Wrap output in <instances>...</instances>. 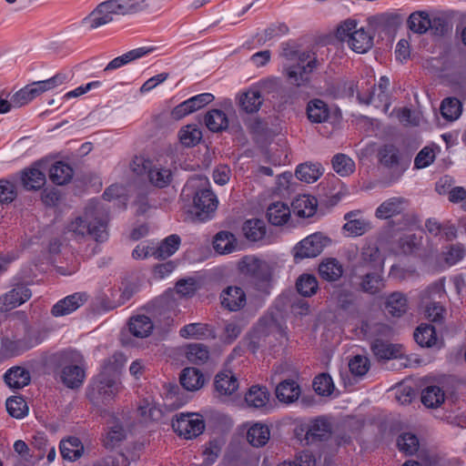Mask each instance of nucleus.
<instances>
[{"mask_svg":"<svg viewBox=\"0 0 466 466\" xmlns=\"http://www.w3.org/2000/svg\"><path fill=\"white\" fill-rule=\"evenodd\" d=\"M123 355L116 353L108 358L102 371L92 379L86 390V396L96 406L108 405L120 390L116 373L123 366Z\"/></svg>","mask_w":466,"mask_h":466,"instance_id":"obj_1","label":"nucleus"},{"mask_svg":"<svg viewBox=\"0 0 466 466\" xmlns=\"http://www.w3.org/2000/svg\"><path fill=\"white\" fill-rule=\"evenodd\" d=\"M106 208L98 201H90L82 215L76 217L66 226V232L75 238L90 236L97 242L108 238Z\"/></svg>","mask_w":466,"mask_h":466,"instance_id":"obj_2","label":"nucleus"},{"mask_svg":"<svg viewBox=\"0 0 466 466\" xmlns=\"http://www.w3.org/2000/svg\"><path fill=\"white\" fill-rule=\"evenodd\" d=\"M293 433L301 443L320 447L327 444L334 433L333 420L328 415L293 420Z\"/></svg>","mask_w":466,"mask_h":466,"instance_id":"obj_3","label":"nucleus"},{"mask_svg":"<svg viewBox=\"0 0 466 466\" xmlns=\"http://www.w3.org/2000/svg\"><path fill=\"white\" fill-rule=\"evenodd\" d=\"M49 362L60 369L63 384L72 390L79 389L86 379V363L83 355L76 350H66L53 354Z\"/></svg>","mask_w":466,"mask_h":466,"instance_id":"obj_4","label":"nucleus"},{"mask_svg":"<svg viewBox=\"0 0 466 466\" xmlns=\"http://www.w3.org/2000/svg\"><path fill=\"white\" fill-rule=\"evenodd\" d=\"M132 0H107L99 4L87 16L83 19V25L95 30L106 25L114 20L115 15H127L135 14L138 10Z\"/></svg>","mask_w":466,"mask_h":466,"instance_id":"obj_5","label":"nucleus"},{"mask_svg":"<svg viewBox=\"0 0 466 466\" xmlns=\"http://www.w3.org/2000/svg\"><path fill=\"white\" fill-rule=\"evenodd\" d=\"M353 19L342 22L336 30V37L347 42L350 48L358 54H365L373 46L374 34L364 27L358 28Z\"/></svg>","mask_w":466,"mask_h":466,"instance_id":"obj_6","label":"nucleus"},{"mask_svg":"<svg viewBox=\"0 0 466 466\" xmlns=\"http://www.w3.org/2000/svg\"><path fill=\"white\" fill-rule=\"evenodd\" d=\"M287 326H283L279 320L277 316H271L270 318H262L256 329H254L250 340L248 342V349L256 353L259 348L266 345V339L270 335L276 337V339H285L289 340L287 334Z\"/></svg>","mask_w":466,"mask_h":466,"instance_id":"obj_7","label":"nucleus"},{"mask_svg":"<svg viewBox=\"0 0 466 466\" xmlns=\"http://www.w3.org/2000/svg\"><path fill=\"white\" fill-rule=\"evenodd\" d=\"M293 85L307 86L310 83L314 73L322 65V60L318 58L317 53L312 49L296 52L293 50Z\"/></svg>","mask_w":466,"mask_h":466,"instance_id":"obj_8","label":"nucleus"},{"mask_svg":"<svg viewBox=\"0 0 466 466\" xmlns=\"http://www.w3.org/2000/svg\"><path fill=\"white\" fill-rule=\"evenodd\" d=\"M282 75L260 81L261 88L279 105L288 103L291 98V66L289 63L283 65Z\"/></svg>","mask_w":466,"mask_h":466,"instance_id":"obj_9","label":"nucleus"},{"mask_svg":"<svg viewBox=\"0 0 466 466\" xmlns=\"http://www.w3.org/2000/svg\"><path fill=\"white\" fill-rule=\"evenodd\" d=\"M385 257L376 243L367 242L360 248L358 260L352 266L351 277H357L367 270L384 271Z\"/></svg>","mask_w":466,"mask_h":466,"instance_id":"obj_10","label":"nucleus"},{"mask_svg":"<svg viewBox=\"0 0 466 466\" xmlns=\"http://www.w3.org/2000/svg\"><path fill=\"white\" fill-rule=\"evenodd\" d=\"M240 272L248 276L258 289L264 288L270 280L268 264L255 256H245L238 263Z\"/></svg>","mask_w":466,"mask_h":466,"instance_id":"obj_11","label":"nucleus"},{"mask_svg":"<svg viewBox=\"0 0 466 466\" xmlns=\"http://www.w3.org/2000/svg\"><path fill=\"white\" fill-rule=\"evenodd\" d=\"M193 203L191 214L194 216V220L205 222L213 218L218 201L216 195L210 189L203 187L197 189Z\"/></svg>","mask_w":466,"mask_h":466,"instance_id":"obj_12","label":"nucleus"},{"mask_svg":"<svg viewBox=\"0 0 466 466\" xmlns=\"http://www.w3.org/2000/svg\"><path fill=\"white\" fill-rule=\"evenodd\" d=\"M331 243V239L321 232H315L301 241L294 248L295 258H315Z\"/></svg>","mask_w":466,"mask_h":466,"instance_id":"obj_13","label":"nucleus"},{"mask_svg":"<svg viewBox=\"0 0 466 466\" xmlns=\"http://www.w3.org/2000/svg\"><path fill=\"white\" fill-rule=\"evenodd\" d=\"M172 428L179 436H183L185 439H192L203 432L205 422L198 414L180 413L172 421Z\"/></svg>","mask_w":466,"mask_h":466,"instance_id":"obj_14","label":"nucleus"},{"mask_svg":"<svg viewBox=\"0 0 466 466\" xmlns=\"http://www.w3.org/2000/svg\"><path fill=\"white\" fill-rule=\"evenodd\" d=\"M380 163L392 171L396 179H399L408 169L410 161L404 159L397 147L386 145L379 151Z\"/></svg>","mask_w":466,"mask_h":466,"instance_id":"obj_15","label":"nucleus"},{"mask_svg":"<svg viewBox=\"0 0 466 466\" xmlns=\"http://www.w3.org/2000/svg\"><path fill=\"white\" fill-rule=\"evenodd\" d=\"M32 297L31 289L23 283H18L11 290L0 297V312H7Z\"/></svg>","mask_w":466,"mask_h":466,"instance_id":"obj_16","label":"nucleus"},{"mask_svg":"<svg viewBox=\"0 0 466 466\" xmlns=\"http://www.w3.org/2000/svg\"><path fill=\"white\" fill-rule=\"evenodd\" d=\"M343 218L346 223L342 226V230L348 237H360L371 229L370 221L362 217V211L360 209L347 212Z\"/></svg>","mask_w":466,"mask_h":466,"instance_id":"obj_17","label":"nucleus"},{"mask_svg":"<svg viewBox=\"0 0 466 466\" xmlns=\"http://www.w3.org/2000/svg\"><path fill=\"white\" fill-rule=\"evenodd\" d=\"M355 278L360 279L358 284L360 290L371 296L380 294L386 286L383 271L380 269L367 270Z\"/></svg>","mask_w":466,"mask_h":466,"instance_id":"obj_18","label":"nucleus"},{"mask_svg":"<svg viewBox=\"0 0 466 466\" xmlns=\"http://www.w3.org/2000/svg\"><path fill=\"white\" fill-rule=\"evenodd\" d=\"M289 371V365H279L276 367L271 376L272 383L276 384L275 393L277 399L284 403H291V378L285 376L284 373Z\"/></svg>","mask_w":466,"mask_h":466,"instance_id":"obj_19","label":"nucleus"},{"mask_svg":"<svg viewBox=\"0 0 466 466\" xmlns=\"http://www.w3.org/2000/svg\"><path fill=\"white\" fill-rule=\"evenodd\" d=\"M87 300V295L84 292H76L57 301L51 309L54 317H63L76 311Z\"/></svg>","mask_w":466,"mask_h":466,"instance_id":"obj_20","label":"nucleus"},{"mask_svg":"<svg viewBox=\"0 0 466 466\" xmlns=\"http://www.w3.org/2000/svg\"><path fill=\"white\" fill-rule=\"evenodd\" d=\"M237 99L238 106L248 114L258 112L264 102L261 92L257 87L240 93Z\"/></svg>","mask_w":466,"mask_h":466,"instance_id":"obj_21","label":"nucleus"},{"mask_svg":"<svg viewBox=\"0 0 466 466\" xmlns=\"http://www.w3.org/2000/svg\"><path fill=\"white\" fill-rule=\"evenodd\" d=\"M221 305L229 311H238L246 305V294L241 288L228 287L220 295Z\"/></svg>","mask_w":466,"mask_h":466,"instance_id":"obj_22","label":"nucleus"},{"mask_svg":"<svg viewBox=\"0 0 466 466\" xmlns=\"http://www.w3.org/2000/svg\"><path fill=\"white\" fill-rule=\"evenodd\" d=\"M318 272L322 279L328 282H335L342 277L344 267L337 258H326L319 263Z\"/></svg>","mask_w":466,"mask_h":466,"instance_id":"obj_23","label":"nucleus"},{"mask_svg":"<svg viewBox=\"0 0 466 466\" xmlns=\"http://www.w3.org/2000/svg\"><path fill=\"white\" fill-rule=\"evenodd\" d=\"M4 380L11 389H22L31 381L28 370L21 366H14L4 374Z\"/></svg>","mask_w":466,"mask_h":466,"instance_id":"obj_24","label":"nucleus"},{"mask_svg":"<svg viewBox=\"0 0 466 466\" xmlns=\"http://www.w3.org/2000/svg\"><path fill=\"white\" fill-rule=\"evenodd\" d=\"M318 200L310 195L293 198V214L299 218H311L316 214Z\"/></svg>","mask_w":466,"mask_h":466,"instance_id":"obj_25","label":"nucleus"},{"mask_svg":"<svg viewBox=\"0 0 466 466\" xmlns=\"http://www.w3.org/2000/svg\"><path fill=\"white\" fill-rule=\"evenodd\" d=\"M385 309L392 317L403 316L408 310L407 296L400 291L391 292L386 298Z\"/></svg>","mask_w":466,"mask_h":466,"instance_id":"obj_26","label":"nucleus"},{"mask_svg":"<svg viewBox=\"0 0 466 466\" xmlns=\"http://www.w3.org/2000/svg\"><path fill=\"white\" fill-rule=\"evenodd\" d=\"M405 199L403 198L393 197L383 201L376 209L375 216L380 219H389L395 217L404 210Z\"/></svg>","mask_w":466,"mask_h":466,"instance_id":"obj_27","label":"nucleus"},{"mask_svg":"<svg viewBox=\"0 0 466 466\" xmlns=\"http://www.w3.org/2000/svg\"><path fill=\"white\" fill-rule=\"evenodd\" d=\"M59 449L63 459L69 461L78 460L84 453V445L82 441L75 436L62 440L60 441Z\"/></svg>","mask_w":466,"mask_h":466,"instance_id":"obj_28","label":"nucleus"},{"mask_svg":"<svg viewBox=\"0 0 466 466\" xmlns=\"http://www.w3.org/2000/svg\"><path fill=\"white\" fill-rule=\"evenodd\" d=\"M22 186L26 190H38L46 184V174L36 166L21 172L20 177Z\"/></svg>","mask_w":466,"mask_h":466,"instance_id":"obj_29","label":"nucleus"},{"mask_svg":"<svg viewBox=\"0 0 466 466\" xmlns=\"http://www.w3.org/2000/svg\"><path fill=\"white\" fill-rule=\"evenodd\" d=\"M323 170L319 163L305 162L296 167L295 176L299 180L311 184L322 176Z\"/></svg>","mask_w":466,"mask_h":466,"instance_id":"obj_30","label":"nucleus"},{"mask_svg":"<svg viewBox=\"0 0 466 466\" xmlns=\"http://www.w3.org/2000/svg\"><path fill=\"white\" fill-rule=\"evenodd\" d=\"M33 345L26 339L3 338L1 340V352L6 358H14L31 349Z\"/></svg>","mask_w":466,"mask_h":466,"instance_id":"obj_31","label":"nucleus"},{"mask_svg":"<svg viewBox=\"0 0 466 466\" xmlns=\"http://www.w3.org/2000/svg\"><path fill=\"white\" fill-rule=\"evenodd\" d=\"M215 389L221 396H229L238 388L237 378L231 371L219 372L215 378Z\"/></svg>","mask_w":466,"mask_h":466,"instance_id":"obj_32","label":"nucleus"},{"mask_svg":"<svg viewBox=\"0 0 466 466\" xmlns=\"http://www.w3.org/2000/svg\"><path fill=\"white\" fill-rule=\"evenodd\" d=\"M307 116L312 123H323L329 117V108L323 100L314 98L307 105Z\"/></svg>","mask_w":466,"mask_h":466,"instance_id":"obj_33","label":"nucleus"},{"mask_svg":"<svg viewBox=\"0 0 466 466\" xmlns=\"http://www.w3.org/2000/svg\"><path fill=\"white\" fill-rule=\"evenodd\" d=\"M73 168L63 161L56 162L49 169L50 180L58 186H63L69 183L73 177Z\"/></svg>","mask_w":466,"mask_h":466,"instance_id":"obj_34","label":"nucleus"},{"mask_svg":"<svg viewBox=\"0 0 466 466\" xmlns=\"http://www.w3.org/2000/svg\"><path fill=\"white\" fill-rule=\"evenodd\" d=\"M205 382L203 374L196 368H186L180 375L182 387L189 391L199 390Z\"/></svg>","mask_w":466,"mask_h":466,"instance_id":"obj_35","label":"nucleus"},{"mask_svg":"<svg viewBox=\"0 0 466 466\" xmlns=\"http://www.w3.org/2000/svg\"><path fill=\"white\" fill-rule=\"evenodd\" d=\"M245 400L249 407L255 409H267L269 393L266 387L252 386L245 396Z\"/></svg>","mask_w":466,"mask_h":466,"instance_id":"obj_36","label":"nucleus"},{"mask_svg":"<svg viewBox=\"0 0 466 466\" xmlns=\"http://www.w3.org/2000/svg\"><path fill=\"white\" fill-rule=\"evenodd\" d=\"M413 337L418 345L422 348H431L437 343L435 328L427 323H422L416 328Z\"/></svg>","mask_w":466,"mask_h":466,"instance_id":"obj_37","label":"nucleus"},{"mask_svg":"<svg viewBox=\"0 0 466 466\" xmlns=\"http://www.w3.org/2000/svg\"><path fill=\"white\" fill-rule=\"evenodd\" d=\"M129 330L137 338H146L153 330L154 325L150 318L146 315H136L129 319Z\"/></svg>","mask_w":466,"mask_h":466,"instance_id":"obj_38","label":"nucleus"},{"mask_svg":"<svg viewBox=\"0 0 466 466\" xmlns=\"http://www.w3.org/2000/svg\"><path fill=\"white\" fill-rule=\"evenodd\" d=\"M150 52L149 48L147 47H139L133 50H130L127 53H125L122 56H119L113 60H111L106 66L105 67L104 71H111L116 70L117 68H120L121 66L127 65L128 63L137 60L138 58L143 57L147 54Z\"/></svg>","mask_w":466,"mask_h":466,"instance_id":"obj_39","label":"nucleus"},{"mask_svg":"<svg viewBox=\"0 0 466 466\" xmlns=\"http://www.w3.org/2000/svg\"><path fill=\"white\" fill-rule=\"evenodd\" d=\"M206 127L215 133L222 132L228 127V118L220 109H211L204 117Z\"/></svg>","mask_w":466,"mask_h":466,"instance_id":"obj_40","label":"nucleus"},{"mask_svg":"<svg viewBox=\"0 0 466 466\" xmlns=\"http://www.w3.org/2000/svg\"><path fill=\"white\" fill-rule=\"evenodd\" d=\"M399 22V15L390 13L379 14L369 18L370 25L374 27L376 30L387 33L394 30Z\"/></svg>","mask_w":466,"mask_h":466,"instance_id":"obj_41","label":"nucleus"},{"mask_svg":"<svg viewBox=\"0 0 466 466\" xmlns=\"http://www.w3.org/2000/svg\"><path fill=\"white\" fill-rule=\"evenodd\" d=\"M242 231L248 240L256 242L265 237L267 228L262 219L252 218L244 222Z\"/></svg>","mask_w":466,"mask_h":466,"instance_id":"obj_42","label":"nucleus"},{"mask_svg":"<svg viewBox=\"0 0 466 466\" xmlns=\"http://www.w3.org/2000/svg\"><path fill=\"white\" fill-rule=\"evenodd\" d=\"M270 437V431L268 425L255 423L247 433L248 441L254 447H263L267 444Z\"/></svg>","mask_w":466,"mask_h":466,"instance_id":"obj_43","label":"nucleus"},{"mask_svg":"<svg viewBox=\"0 0 466 466\" xmlns=\"http://www.w3.org/2000/svg\"><path fill=\"white\" fill-rule=\"evenodd\" d=\"M213 247L221 255L229 254L237 248V238L231 232L220 231L214 238Z\"/></svg>","mask_w":466,"mask_h":466,"instance_id":"obj_44","label":"nucleus"},{"mask_svg":"<svg viewBox=\"0 0 466 466\" xmlns=\"http://www.w3.org/2000/svg\"><path fill=\"white\" fill-rule=\"evenodd\" d=\"M290 214L291 211L289 206L283 202L273 203L267 210L268 221L275 226L285 224L289 220Z\"/></svg>","mask_w":466,"mask_h":466,"instance_id":"obj_45","label":"nucleus"},{"mask_svg":"<svg viewBox=\"0 0 466 466\" xmlns=\"http://www.w3.org/2000/svg\"><path fill=\"white\" fill-rule=\"evenodd\" d=\"M407 24L410 30L421 35L430 30L431 17L425 11H416L410 15Z\"/></svg>","mask_w":466,"mask_h":466,"instance_id":"obj_46","label":"nucleus"},{"mask_svg":"<svg viewBox=\"0 0 466 466\" xmlns=\"http://www.w3.org/2000/svg\"><path fill=\"white\" fill-rule=\"evenodd\" d=\"M179 245L180 238L177 235L168 236L157 247H154L155 258H167L178 249Z\"/></svg>","mask_w":466,"mask_h":466,"instance_id":"obj_47","label":"nucleus"},{"mask_svg":"<svg viewBox=\"0 0 466 466\" xmlns=\"http://www.w3.org/2000/svg\"><path fill=\"white\" fill-rule=\"evenodd\" d=\"M331 164L334 171L341 177H348L355 171V162L346 154L334 155Z\"/></svg>","mask_w":466,"mask_h":466,"instance_id":"obj_48","label":"nucleus"},{"mask_svg":"<svg viewBox=\"0 0 466 466\" xmlns=\"http://www.w3.org/2000/svg\"><path fill=\"white\" fill-rule=\"evenodd\" d=\"M170 168L154 166L148 170L149 181L157 187L163 188L168 186L172 180Z\"/></svg>","mask_w":466,"mask_h":466,"instance_id":"obj_49","label":"nucleus"},{"mask_svg":"<svg viewBox=\"0 0 466 466\" xmlns=\"http://www.w3.org/2000/svg\"><path fill=\"white\" fill-rule=\"evenodd\" d=\"M462 111L461 101L456 97L444 98L441 105V114L443 118L453 121L459 118Z\"/></svg>","mask_w":466,"mask_h":466,"instance_id":"obj_50","label":"nucleus"},{"mask_svg":"<svg viewBox=\"0 0 466 466\" xmlns=\"http://www.w3.org/2000/svg\"><path fill=\"white\" fill-rule=\"evenodd\" d=\"M297 291L303 297H311L319 289V282L314 275L303 274L296 281Z\"/></svg>","mask_w":466,"mask_h":466,"instance_id":"obj_51","label":"nucleus"},{"mask_svg":"<svg viewBox=\"0 0 466 466\" xmlns=\"http://www.w3.org/2000/svg\"><path fill=\"white\" fill-rule=\"evenodd\" d=\"M444 391L438 386H429L422 390L421 402L428 408H436L444 401Z\"/></svg>","mask_w":466,"mask_h":466,"instance_id":"obj_52","label":"nucleus"},{"mask_svg":"<svg viewBox=\"0 0 466 466\" xmlns=\"http://www.w3.org/2000/svg\"><path fill=\"white\" fill-rule=\"evenodd\" d=\"M371 350L379 360H391L397 358L399 354V350L394 345L381 339H376L372 342Z\"/></svg>","mask_w":466,"mask_h":466,"instance_id":"obj_53","label":"nucleus"},{"mask_svg":"<svg viewBox=\"0 0 466 466\" xmlns=\"http://www.w3.org/2000/svg\"><path fill=\"white\" fill-rule=\"evenodd\" d=\"M187 358L195 364H204L209 358L208 347L202 343H191L187 349Z\"/></svg>","mask_w":466,"mask_h":466,"instance_id":"obj_54","label":"nucleus"},{"mask_svg":"<svg viewBox=\"0 0 466 466\" xmlns=\"http://www.w3.org/2000/svg\"><path fill=\"white\" fill-rule=\"evenodd\" d=\"M397 446L400 451L406 455H412L419 450L420 442L415 434L404 432L398 437Z\"/></svg>","mask_w":466,"mask_h":466,"instance_id":"obj_55","label":"nucleus"},{"mask_svg":"<svg viewBox=\"0 0 466 466\" xmlns=\"http://www.w3.org/2000/svg\"><path fill=\"white\" fill-rule=\"evenodd\" d=\"M438 146H426L422 147L414 158V167L417 169L426 168L431 166L436 158Z\"/></svg>","mask_w":466,"mask_h":466,"instance_id":"obj_56","label":"nucleus"},{"mask_svg":"<svg viewBox=\"0 0 466 466\" xmlns=\"http://www.w3.org/2000/svg\"><path fill=\"white\" fill-rule=\"evenodd\" d=\"M5 406L9 415L15 419H22L28 412L26 402L22 397L12 396L8 398Z\"/></svg>","mask_w":466,"mask_h":466,"instance_id":"obj_57","label":"nucleus"},{"mask_svg":"<svg viewBox=\"0 0 466 466\" xmlns=\"http://www.w3.org/2000/svg\"><path fill=\"white\" fill-rule=\"evenodd\" d=\"M313 389L319 396H329L334 390L332 378L327 373H321L315 377Z\"/></svg>","mask_w":466,"mask_h":466,"instance_id":"obj_58","label":"nucleus"},{"mask_svg":"<svg viewBox=\"0 0 466 466\" xmlns=\"http://www.w3.org/2000/svg\"><path fill=\"white\" fill-rule=\"evenodd\" d=\"M202 138V132L193 126H187L179 132V139L182 145L190 147L196 146Z\"/></svg>","mask_w":466,"mask_h":466,"instance_id":"obj_59","label":"nucleus"},{"mask_svg":"<svg viewBox=\"0 0 466 466\" xmlns=\"http://www.w3.org/2000/svg\"><path fill=\"white\" fill-rule=\"evenodd\" d=\"M127 433L123 426L119 423H115L106 434L104 440V445L106 448L113 449L117 446L122 441L126 439Z\"/></svg>","mask_w":466,"mask_h":466,"instance_id":"obj_60","label":"nucleus"},{"mask_svg":"<svg viewBox=\"0 0 466 466\" xmlns=\"http://www.w3.org/2000/svg\"><path fill=\"white\" fill-rule=\"evenodd\" d=\"M208 326L203 323H190L182 327L179 335L184 339H200L207 335Z\"/></svg>","mask_w":466,"mask_h":466,"instance_id":"obj_61","label":"nucleus"},{"mask_svg":"<svg viewBox=\"0 0 466 466\" xmlns=\"http://www.w3.org/2000/svg\"><path fill=\"white\" fill-rule=\"evenodd\" d=\"M464 255L465 248L461 244L450 245L442 252L443 259L449 267L456 265L463 258Z\"/></svg>","mask_w":466,"mask_h":466,"instance_id":"obj_62","label":"nucleus"},{"mask_svg":"<svg viewBox=\"0 0 466 466\" xmlns=\"http://www.w3.org/2000/svg\"><path fill=\"white\" fill-rule=\"evenodd\" d=\"M349 369L352 375L362 377L370 369V360L365 356L356 355L350 360Z\"/></svg>","mask_w":466,"mask_h":466,"instance_id":"obj_63","label":"nucleus"},{"mask_svg":"<svg viewBox=\"0 0 466 466\" xmlns=\"http://www.w3.org/2000/svg\"><path fill=\"white\" fill-rule=\"evenodd\" d=\"M427 319L436 323H441L446 315V309L440 302L429 303L424 310Z\"/></svg>","mask_w":466,"mask_h":466,"instance_id":"obj_64","label":"nucleus"}]
</instances>
